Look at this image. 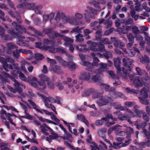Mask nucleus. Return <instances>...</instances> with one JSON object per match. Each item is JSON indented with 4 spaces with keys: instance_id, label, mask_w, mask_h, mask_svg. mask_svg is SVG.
Returning a JSON list of instances; mask_svg holds the SVG:
<instances>
[{
    "instance_id": "c9c22d12",
    "label": "nucleus",
    "mask_w": 150,
    "mask_h": 150,
    "mask_svg": "<svg viewBox=\"0 0 150 150\" xmlns=\"http://www.w3.org/2000/svg\"><path fill=\"white\" fill-rule=\"evenodd\" d=\"M103 24L105 25V26L106 28H109L111 26L112 23L111 21L108 20H105V21L103 22Z\"/></svg>"
},
{
    "instance_id": "ddd939ff",
    "label": "nucleus",
    "mask_w": 150,
    "mask_h": 150,
    "mask_svg": "<svg viewBox=\"0 0 150 150\" xmlns=\"http://www.w3.org/2000/svg\"><path fill=\"white\" fill-rule=\"evenodd\" d=\"M91 54L93 57V59L92 64H91L89 62L86 61L83 62L82 63H81L82 65L86 67V69L88 70L91 69L93 66L97 65L99 62L98 59L95 57L96 54L95 53H91Z\"/></svg>"
},
{
    "instance_id": "338daca9",
    "label": "nucleus",
    "mask_w": 150,
    "mask_h": 150,
    "mask_svg": "<svg viewBox=\"0 0 150 150\" xmlns=\"http://www.w3.org/2000/svg\"><path fill=\"white\" fill-rule=\"evenodd\" d=\"M140 29L142 31H147L148 30V28L145 26H141L140 27Z\"/></svg>"
},
{
    "instance_id": "b1692460",
    "label": "nucleus",
    "mask_w": 150,
    "mask_h": 150,
    "mask_svg": "<svg viewBox=\"0 0 150 150\" xmlns=\"http://www.w3.org/2000/svg\"><path fill=\"white\" fill-rule=\"evenodd\" d=\"M130 59L126 57L124 58L123 59V62L124 63V66L127 68V70L131 71V68L129 66V65L130 64Z\"/></svg>"
},
{
    "instance_id": "09e8293b",
    "label": "nucleus",
    "mask_w": 150,
    "mask_h": 150,
    "mask_svg": "<svg viewBox=\"0 0 150 150\" xmlns=\"http://www.w3.org/2000/svg\"><path fill=\"white\" fill-rule=\"evenodd\" d=\"M144 34L145 36V39L147 41L148 45H150V37L149 36L148 33L146 32H144Z\"/></svg>"
},
{
    "instance_id": "0eeeda50",
    "label": "nucleus",
    "mask_w": 150,
    "mask_h": 150,
    "mask_svg": "<svg viewBox=\"0 0 150 150\" xmlns=\"http://www.w3.org/2000/svg\"><path fill=\"white\" fill-rule=\"evenodd\" d=\"M87 44L88 45V49L87 48H84L83 49L81 47H84L86 46L85 45H79V46L75 45L76 49L80 52H84L88 50H91L94 52H100L101 53L105 51L104 47L103 45H99V49L98 50L96 47H97L98 45L95 42H93L92 41H89L87 42Z\"/></svg>"
},
{
    "instance_id": "7c9ffc66",
    "label": "nucleus",
    "mask_w": 150,
    "mask_h": 150,
    "mask_svg": "<svg viewBox=\"0 0 150 150\" xmlns=\"http://www.w3.org/2000/svg\"><path fill=\"white\" fill-rule=\"evenodd\" d=\"M137 145L142 148H144L146 146H150V141L148 140L146 142L137 143Z\"/></svg>"
},
{
    "instance_id": "39448f33",
    "label": "nucleus",
    "mask_w": 150,
    "mask_h": 150,
    "mask_svg": "<svg viewBox=\"0 0 150 150\" xmlns=\"http://www.w3.org/2000/svg\"><path fill=\"white\" fill-rule=\"evenodd\" d=\"M43 32L48 35L50 37L52 38H54L57 37H62V39L65 41V42L64 43V45L66 47H69V50L71 52H73L74 47L72 45L74 42L73 39L65 36H62L57 32L53 31L51 28H47L44 29Z\"/></svg>"
},
{
    "instance_id": "774afa93",
    "label": "nucleus",
    "mask_w": 150,
    "mask_h": 150,
    "mask_svg": "<svg viewBox=\"0 0 150 150\" xmlns=\"http://www.w3.org/2000/svg\"><path fill=\"white\" fill-rule=\"evenodd\" d=\"M98 79V77L97 75H93L91 78L92 80L94 82H97Z\"/></svg>"
},
{
    "instance_id": "6ab92c4d",
    "label": "nucleus",
    "mask_w": 150,
    "mask_h": 150,
    "mask_svg": "<svg viewBox=\"0 0 150 150\" xmlns=\"http://www.w3.org/2000/svg\"><path fill=\"white\" fill-rule=\"evenodd\" d=\"M52 42L48 40H45L44 41L45 45L44 46L41 45L42 43L40 42H37L35 43V47L41 50H47L49 51V49L46 47V45H49L51 44Z\"/></svg>"
},
{
    "instance_id": "864d4df0",
    "label": "nucleus",
    "mask_w": 150,
    "mask_h": 150,
    "mask_svg": "<svg viewBox=\"0 0 150 150\" xmlns=\"http://www.w3.org/2000/svg\"><path fill=\"white\" fill-rule=\"evenodd\" d=\"M104 57L107 59L111 58L112 57V54L110 52H106L104 54Z\"/></svg>"
},
{
    "instance_id": "2f4dec72",
    "label": "nucleus",
    "mask_w": 150,
    "mask_h": 150,
    "mask_svg": "<svg viewBox=\"0 0 150 150\" xmlns=\"http://www.w3.org/2000/svg\"><path fill=\"white\" fill-rule=\"evenodd\" d=\"M139 59L140 61L143 63H148L149 62V57L146 55L144 56V57L143 56L139 57Z\"/></svg>"
},
{
    "instance_id": "79ce46f5",
    "label": "nucleus",
    "mask_w": 150,
    "mask_h": 150,
    "mask_svg": "<svg viewBox=\"0 0 150 150\" xmlns=\"http://www.w3.org/2000/svg\"><path fill=\"white\" fill-rule=\"evenodd\" d=\"M132 31L135 34H137L140 33L139 30L137 26H132Z\"/></svg>"
},
{
    "instance_id": "cd10ccee",
    "label": "nucleus",
    "mask_w": 150,
    "mask_h": 150,
    "mask_svg": "<svg viewBox=\"0 0 150 150\" xmlns=\"http://www.w3.org/2000/svg\"><path fill=\"white\" fill-rule=\"evenodd\" d=\"M90 78V74L88 72H84L81 75L80 79L83 80H89Z\"/></svg>"
},
{
    "instance_id": "f03ea898",
    "label": "nucleus",
    "mask_w": 150,
    "mask_h": 150,
    "mask_svg": "<svg viewBox=\"0 0 150 150\" xmlns=\"http://www.w3.org/2000/svg\"><path fill=\"white\" fill-rule=\"evenodd\" d=\"M130 78L131 81L133 82V84L136 88H139L142 86L143 85L147 88V89H145V87L144 88L140 91V94L142 97H139V99L140 102L142 103L145 105H148L149 103L146 98H147L148 97L147 92L149 91V84H147L144 80H143L142 79L139 77H136L133 80L130 77Z\"/></svg>"
},
{
    "instance_id": "58836bf2",
    "label": "nucleus",
    "mask_w": 150,
    "mask_h": 150,
    "mask_svg": "<svg viewBox=\"0 0 150 150\" xmlns=\"http://www.w3.org/2000/svg\"><path fill=\"white\" fill-rule=\"evenodd\" d=\"M122 50L123 51L125 52V54H128L129 56L131 57H133L134 56L135 54V53L134 52L132 51H130L129 52H127V51L126 49L125 48H122Z\"/></svg>"
},
{
    "instance_id": "f8f14e48",
    "label": "nucleus",
    "mask_w": 150,
    "mask_h": 150,
    "mask_svg": "<svg viewBox=\"0 0 150 150\" xmlns=\"http://www.w3.org/2000/svg\"><path fill=\"white\" fill-rule=\"evenodd\" d=\"M97 13V11L91 8H88L86 10L84 14L86 22L88 23L90 22V20L88 18L89 17H90L93 19L94 18H95V15Z\"/></svg>"
},
{
    "instance_id": "69168bd1",
    "label": "nucleus",
    "mask_w": 150,
    "mask_h": 150,
    "mask_svg": "<svg viewBox=\"0 0 150 150\" xmlns=\"http://www.w3.org/2000/svg\"><path fill=\"white\" fill-rule=\"evenodd\" d=\"M116 135L118 136H123L125 135L126 133L125 131H122L116 133Z\"/></svg>"
},
{
    "instance_id": "3c124183",
    "label": "nucleus",
    "mask_w": 150,
    "mask_h": 150,
    "mask_svg": "<svg viewBox=\"0 0 150 150\" xmlns=\"http://www.w3.org/2000/svg\"><path fill=\"white\" fill-rule=\"evenodd\" d=\"M92 32V31L90 30H88V29H86L84 30L83 32H84V35L85 36L86 35V36H87L86 38L87 39H89L90 38L89 36H87V35H88V34L90 33H91Z\"/></svg>"
},
{
    "instance_id": "bf43d9fd",
    "label": "nucleus",
    "mask_w": 150,
    "mask_h": 150,
    "mask_svg": "<svg viewBox=\"0 0 150 150\" xmlns=\"http://www.w3.org/2000/svg\"><path fill=\"white\" fill-rule=\"evenodd\" d=\"M62 121H63L64 123L68 127L69 131L70 132H72L71 128L70 123L67 122L64 120H62Z\"/></svg>"
},
{
    "instance_id": "49530a36",
    "label": "nucleus",
    "mask_w": 150,
    "mask_h": 150,
    "mask_svg": "<svg viewBox=\"0 0 150 150\" xmlns=\"http://www.w3.org/2000/svg\"><path fill=\"white\" fill-rule=\"evenodd\" d=\"M124 25L122 26V28L119 27L117 28V30L120 33H122L123 34H126L127 33H124V31L126 32V29L124 27Z\"/></svg>"
},
{
    "instance_id": "a211bd4d",
    "label": "nucleus",
    "mask_w": 150,
    "mask_h": 150,
    "mask_svg": "<svg viewBox=\"0 0 150 150\" xmlns=\"http://www.w3.org/2000/svg\"><path fill=\"white\" fill-rule=\"evenodd\" d=\"M120 63L121 60L120 57H117L114 59V64L117 69V74L118 75L121 76L122 74L121 69L120 67Z\"/></svg>"
},
{
    "instance_id": "8fccbe9b",
    "label": "nucleus",
    "mask_w": 150,
    "mask_h": 150,
    "mask_svg": "<svg viewBox=\"0 0 150 150\" xmlns=\"http://www.w3.org/2000/svg\"><path fill=\"white\" fill-rule=\"evenodd\" d=\"M127 38L131 42H134V37L133 36V35L132 33H130L129 35H127Z\"/></svg>"
},
{
    "instance_id": "72a5a7b5",
    "label": "nucleus",
    "mask_w": 150,
    "mask_h": 150,
    "mask_svg": "<svg viewBox=\"0 0 150 150\" xmlns=\"http://www.w3.org/2000/svg\"><path fill=\"white\" fill-rule=\"evenodd\" d=\"M90 25L93 30H96L100 26L99 23L97 21L91 23Z\"/></svg>"
},
{
    "instance_id": "4468645a",
    "label": "nucleus",
    "mask_w": 150,
    "mask_h": 150,
    "mask_svg": "<svg viewBox=\"0 0 150 150\" xmlns=\"http://www.w3.org/2000/svg\"><path fill=\"white\" fill-rule=\"evenodd\" d=\"M56 59L60 62L62 66L64 67H67L68 68L72 69H75L76 68V64L72 61L69 62L68 63H67L65 61L63 60L60 57H57Z\"/></svg>"
},
{
    "instance_id": "f257e3e1",
    "label": "nucleus",
    "mask_w": 150,
    "mask_h": 150,
    "mask_svg": "<svg viewBox=\"0 0 150 150\" xmlns=\"http://www.w3.org/2000/svg\"><path fill=\"white\" fill-rule=\"evenodd\" d=\"M0 62L3 63V67L6 71H8V68L11 69H13L12 65L16 66V70H13L11 73V74L14 78H17V74L19 73V77L21 79L25 81H27V79L24 75L23 73L19 71V67H18L17 64H14V61L12 58L7 57L4 58L3 57H0Z\"/></svg>"
},
{
    "instance_id": "c756f323",
    "label": "nucleus",
    "mask_w": 150,
    "mask_h": 150,
    "mask_svg": "<svg viewBox=\"0 0 150 150\" xmlns=\"http://www.w3.org/2000/svg\"><path fill=\"white\" fill-rule=\"evenodd\" d=\"M77 117L78 119L82 120L86 125H88L89 122L86 119L84 115L82 114L78 115H77Z\"/></svg>"
},
{
    "instance_id": "052dcab7",
    "label": "nucleus",
    "mask_w": 150,
    "mask_h": 150,
    "mask_svg": "<svg viewBox=\"0 0 150 150\" xmlns=\"http://www.w3.org/2000/svg\"><path fill=\"white\" fill-rule=\"evenodd\" d=\"M121 127V126L120 125H117L114 127H112V128H114V129H113V130H115L116 131H117L121 130L120 127Z\"/></svg>"
},
{
    "instance_id": "412c9836",
    "label": "nucleus",
    "mask_w": 150,
    "mask_h": 150,
    "mask_svg": "<svg viewBox=\"0 0 150 150\" xmlns=\"http://www.w3.org/2000/svg\"><path fill=\"white\" fill-rule=\"evenodd\" d=\"M111 99L109 97L102 98L97 101V103L98 105L102 106L106 105L110 101Z\"/></svg>"
},
{
    "instance_id": "f3484780",
    "label": "nucleus",
    "mask_w": 150,
    "mask_h": 150,
    "mask_svg": "<svg viewBox=\"0 0 150 150\" xmlns=\"http://www.w3.org/2000/svg\"><path fill=\"white\" fill-rule=\"evenodd\" d=\"M37 93L40 97L42 98V100L44 102L45 106L48 108H50V106L48 103V100L50 102L52 103H55V100L54 98L52 97L47 98L42 95L39 94L38 93Z\"/></svg>"
},
{
    "instance_id": "e433bc0d",
    "label": "nucleus",
    "mask_w": 150,
    "mask_h": 150,
    "mask_svg": "<svg viewBox=\"0 0 150 150\" xmlns=\"http://www.w3.org/2000/svg\"><path fill=\"white\" fill-rule=\"evenodd\" d=\"M125 91L127 93H134L137 94L138 93V91L134 89H130L129 88H127L125 89Z\"/></svg>"
},
{
    "instance_id": "393cba45",
    "label": "nucleus",
    "mask_w": 150,
    "mask_h": 150,
    "mask_svg": "<svg viewBox=\"0 0 150 150\" xmlns=\"http://www.w3.org/2000/svg\"><path fill=\"white\" fill-rule=\"evenodd\" d=\"M52 48L54 49L53 50H52L50 49L49 50V52L52 53H55L58 52L64 54L66 53V50L63 48L58 47L56 49Z\"/></svg>"
},
{
    "instance_id": "5fc2aeb1",
    "label": "nucleus",
    "mask_w": 150,
    "mask_h": 150,
    "mask_svg": "<svg viewBox=\"0 0 150 150\" xmlns=\"http://www.w3.org/2000/svg\"><path fill=\"white\" fill-rule=\"evenodd\" d=\"M19 52L24 53L26 54H31V52L30 51L27 50L25 49H20L19 50Z\"/></svg>"
},
{
    "instance_id": "13d9d810",
    "label": "nucleus",
    "mask_w": 150,
    "mask_h": 150,
    "mask_svg": "<svg viewBox=\"0 0 150 150\" xmlns=\"http://www.w3.org/2000/svg\"><path fill=\"white\" fill-rule=\"evenodd\" d=\"M62 121H63L64 123L68 127L69 131L70 132H72L71 128L70 123L67 122L64 120H62Z\"/></svg>"
},
{
    "instance_id": "7ed1b4c3",
    "label": "nucleus",
    "mask_w": 150,
    "mask_h": 150,
    "mask_svg": "<svg viewBox=\"0 0 150 150\" xmlns=\"http://www.w3.org/2000/svg\"><path fill=\"white\" fill-rule=\"evenodd\" d=\"M82 18V14L79 13H75L74 16L66 17L64 14L58 12L56 17V19L57 21L61 20L63 24L68 23L71 24L78 25L80 24H84V21H80Z\"/></svg>"
},
{
    "instance_id": "1a4fd4ad",
    "label": "nucleus",
    "mask_w": 150,
    "mask_h": 150,
    "mask_svg": "<svg viewBox=\"0 0 150 150\" xmlns=\"http://www.w3.org/2000/svg\"><path fill=\"white\" fill-rule=\"evenodd\" d=\"M18 8H27L28 9H33L35 10V12L37 14H40V11L42 8L41 5L35 6L34 3H28L24 2L23 4H20L18 6Z\"/></svg>"
},
{
    "instance_id": "603ef678",
    "label": "nucleus",
    "mask_w": 150,
    "mask_h": 150,
    "mask_svg": "<svg viewBox=\"0 0 150 150\" xmlns=\"http://www.w3.org/2000/svg\"><path fill=\"white\" fill-rule=\"evenodd\" d=\"M81 29L79 28L78 26L76 27L74 29H73L72 31H71V33H79L80 32Z\"/></svg>"
},
{
    "instance_id": "473e14b6",
    "label": "nucleus",
    "mask_w": 150,
    "mask_h": 150,
    "mask_svg": "<svg viewBox=\"0 0 150 150\" xmlns=\"http://www.w3.org/2000/svg\"><path fill=\"white\" fill-rule=\"evenodd\" d=\"M29 65V64L28 62L25 61L21 63V68L23 71L25 72L27 71L25 66H27Z\"/></svg>"
},
{
    "instance_id": "ea45409f",
    "label": "nucleus",
    "mask_w": 150,
    "mask_h": 150,
    "mask_svg": "<svg viewBox=\"0 0 150 150\" xmlns=\"http://www.w3.org/2000/svg\"><path fill=\"white\" fill-rule=\"evenodd\" d=\"M111 42H114V44L115 46L117 47L119 45L118 41L117 38H111Z\"/></svg>"
},
{
    "instance_id": "4be33fe9",
    "label": "nucleus",
    "mask_w": 150,
    "mask_h": 150,
    "mask_svg": "<svg viewBox=\"0 0 150 150\" xmlns=\"http://www.w3.org/2000/svg\"><path fill=\"white\" fill-rule=\"evenodd\" d=\"M59 127L65 133L64 135V139L68 140L70 142H71L72 141L73 138L71 135L67 133V130L62 125L60 124L59 125Z\"/></svg>"
},
{
    "instance_id": "aec40b11",
    "label": "nucleus",
    "mask_w": 150,
    "mask_h": 150,
    "mask_svg": "<svg viewBox=\"0 0 150 150\" xmlns=\"http://www.w3.org/2000/svg\"><path fill=\"white\" fill-rule=\"evenodd\" d=\"M21 105V106L22 108L24 110V112L26 115L22 116L19 117V119L21 120L22 117H23L29 120H32L33 119V117L30 115L28 112L27 107L23 104V103L20 102L19 103Z\"/></svg>"
},
{
    "instance_id": "a18cd8bd",
    "label": "nucleus",
    "mask_w": 150,
    "mask_h": 150,
    "mask_svg": "<svg viewBox=\"0 0 150 150\" xmlns=\"http://www.w3.org/2000/svg\"><path fill=\"white\" fill-rule=\"evenodd\" d=\"M83 35L81 34H79L76 36V40L77 41L81 42L83 41Z\"/></svg>"
},
{
    "instance_id": "6e6552de",
    "label": "nucleus",
    "mask_w": 150,
    "mask_h": 150,
    "mask_svg": "<svg viewBox=\"0 0 150 150\" xmlns=\"http://www.w3.org/2000/svg\"><path fill=\"white\" fill-rule=\"evenodd\" d=\"M11 75L12 74H11ZM4 76L5 77H8L11 78L12 81H14L13 85L15 87V89L13 88L11 86H8V88L13 93H16L17 91L19 94H22V95L24 97H25L27 96L26 94L23 93L22 92V88H25V86L24 84L19 83L13 78L14 77L12 75L11 76L8 73H5Z\"/></svg>"
},
{
    "instance_id": "20e7f679",
    "label": "nucleus",
    "mask_w": 150,
    "mask_h": 150,
    "mask_svg": "<svg viewBox=\"0 0 150 150\" xmlns=\"http://www.w3.org/2000/svg\"><path fill=\"white\" fill-rule=\"evenodd\" d=\"M120 110H127V112L124 115H119L118 118L121 120H127V121L130 123V124L133 125V123L131 122L129 118L137 116L138 117H140L141 116L142 114H144V112L138 109L139 108V106L138 105H135L134 107V113L132 112V111L129 110L127 109L126 108H124L123 107L121 106L119 107Z\"/></svg>"
},
{
    "instance_id": "0e129e2a",
    "label": "nucleus",
    "mask_w": 150,
    "mask_h": 150,
    "mask_svg": "<svg viewBox=\"0 0 150 150\" xmlns=\"http://www.w3.org/2000/svg\"><path fill=\"white\" fill-rule=\"evenodd\" d=\"M51 134L52 135H50V137H51L52 139H54L58 137V135L57 134L54 133L53 134Z\"/></svg>"
},
{
    "instance_id": "6e6d98bb",
    "label": "nucleus",
    "mask_w": 150,
    "mask_h": 150,
    "mask_svg": "<svg viewBox=\"0 0 150 150\" xmlns=\"http://www.w3.org/2000/svg\"><path fill=\"white\" fill-rule=\"evenodd\" d=\"M101 42L102 44H110V42L108 40V39L107 38H102L101 40Z\"/></svg>"
},
{
    "instance_id": "4d7b16f0",
    "label": "nucleus",
    "mask_w": 150,
    "mask_h": 150,
    "mask_svg": "<svg viewBox=\"0 0 150 150\" xmlns=\"http://www.w3.org/2000/svg\"><path fill=\"white\" fill-rule=\"evenodd\" d=\"M62 121H63L64 123L68 127L69 131L70 132H72L71 128L70 123L67 122L64 120H62Z\"/></svg>"
},
{
    "instance_id": "a878e982",
    "label": "nucleus",
    "mask_w": 150,
    "mask_h": 150,
    "mask_svg": "<svg viewBox=\"0 0 150 150\" xmlns=\"http://www.w3.org/2000/svg\"><path fill=\"white\" fill-rule=\"evenodd\" d=\"M16 46L14 44L9 43L7 44V49L6 50V52L10 54L12 52L13 49L15 48Z\"/></svg>"
},
{
    "instance_id": "680f3d73",
    "label": "nucleus",
    "mask_w": 150,
    "mask_h": 150,
    "mask_svg": "<svg viewBox=\"0 0 150 150\" xmlns=\"http://www.w3.org/2000/svg\"><path fill=\"white\" fill-rule=\"evenodd\" d=\"M124 27L126 29V32L124 31V33H127L132 28V26H127L124 25Z\"/></svg>"
},
{
    "instance_id": "4c0bfd02",
    "label": "nucleus",
    "mask_w": 150,
    "mask_h": 150,
    "mask_svg": "<svg viewBox=\"0 0 150 150\" xmlns=\"http://www.w3.org/2000/svg\"><path fill=\"white\" fill-rule=\"evenodd\" d=\"M35 59L37 60H41L43 58V56L41 54L36 53L35 54Z\"/></svg>"
},
{
    "instance_id": "5701e85b",
    "label": "nucleus",
    "mask_w": 150,
    "mask_h": 150,
    "mask_svg": "<svg viewBox=\"0 0 150 150\" xmlns=\"http://www.w3.org/2000/svg\"><path fill=\"white\" fill-rule=\"evenodd\" d=\"M106 131V129L105 128L99 129L98 132V134L100 136L102 137L105 142L110 144V141L108 140L105 139L106 137H105V134Z\"/></svg>"
},
{
    "instance_id": "dca6fc26",
    "label": "nucleus",
    "mask_w": 150,
    "mask_h": 150,
    "mask_svg": "<svg viewBox=\"0 0 150 150\" xmlns=\"http://www.w3.org/2000/svg\"><path fill=\"white\" fill-rule=\"evenodd\" d=\"M123 127L125 128L124 129H127L128 132V131H129V133L130 134H127L126 136V138L127 140H126L125 142L123 144V146H125L128 145L129 143L131 141V134H133L134 132L133 129L130 127H127L126 125H124Z\"/></svg>"
},
{
    "instance_id": "de8ad7c7",
    "label": "nucleus",
    "mask_w": 150,
    "mask_h": 150,
    "mask_svg": "<svg viewBox=\"0 0 150 150\" xmlns=\"http://www.w3.org/2000/svg\"><path fill=\"white\" fill-rule=\"evenodd\" d=\"M136 70L138 74L141 75L142 74L146 73L145 71L144 70H141L139 68L137 67L136 69Z\"/></svg>"
},
{
    "instance_id": "f704fd0d",
    "label": "nucleus",
    "mask_w": 150,
    "mask_h": 150,
    "mask_svg": "<svg viewBox=\"0 0 150 150\" xmlns=\"http://www.w3.org/2000/svg\"><path fill=\"white\" fill-rule=\"evenodd\" d=\"M47 127H48L47 125L45 124H44L43 125H40V128L43 132L48 135V133L46 132L47 131V129H48Z\"/></svg>"
},
{
    "instance_id": "9b49d317",
    "label": "nucleus",
    "mask_w": 150,
    "mask_h": 150,
    "mask_svg": "<svg viewBox=\"0 0 150 150\" xmlns=\"http://www.w3.org/2000/svg\"><path fill=\"white\" fill-rule=\"evenodd\" d=\"M103 120L107 122L108 125L110 126L115 123L114 122L116 121V119L115 118H113L111 115L108 114L105 117L102 118L100 120H97L96 122V125H102Z\"/></svg>"
},
{
    "instance_id": "9d476101",
    "label": "nucleus",
    "mask_w": 150,
    "mask_h": 150,
    "mask_svg": "<svg viewBox=\"0 0 150 150\" xmlns=\"http://www.w3.org/2000/svg\"><path fill=\"white\" fill-rule=\"evenodd\" d=\"M28 101L31 105L33 108L35 110L38 112H39L42 114H43V112H44L47 115H52L51 117V119L53 120H54L56 117L53 114V112H49L48 111L45 110H40L39 109L38 107L37 106L36 104L33 102L31 100L29 99L28 100Z\"/></svg>"
},
{
    "instance_id": "c85d7f7f",
    "label": "nucleus",
    "mask_w": 150,
    "mask_h": 150,
    "mask_svg": "<svg viewBox=\"0 0 150 150\" xmlns=\"http://www.w3.org/2000/svg\"><path fill=\"white\" fill-rule=\"evenodd\" d=\"M99 66L100 67V68L98 69L95 72V73L98 74H100L102 70L105 69L107 67V65L106 64L101 63L99 64Z\"/></svg>"
},
{
    "instance_id": "37998d69",
    "label": "nucleus",
    "mask_w": 150,
    "mask_h": 150,
    "mask_svg": "<svg viewBox=\"0 0 150 150\" xmlns=\"http://www.w3.org/2000/svg\"><path fill=\"white\" fill-rule=\"evenodd\" d=\"M17 26V28H18V29L21 30V31L23 32H24L25 33L28 34H30V33L29 32H28L25 29V28L23 27L21 25H18Z\"/></svg>"
},
{
    "instance_id": "e2e57ef3",
    "label": "nucleus",
    "mask_w": 150,
    "mask_h": 150,
    "mask_svg": "<svg viewBox=\"0 0 150 150\" xmlns=\"http://www.w3.org/2000/svg\"><path fill=\"white\" fill-rule=\"evenodd\" d=\"M143 132L144 133L146 138L148 139H150V133L148 132L146 130L144 129Z\"/></svg>"
},
{
    "instance_id": "bb28decb",
    "label": "nucleus",
    "mask_w": 150,
    "mask_h": 150,
    "mask_svg": "<svg viewBox=\"0 0 150 150\" xmlns=\"http://www.w3.org/2000/svg\"><path fill=\"white\" fill-rule=\"evenodd\" d=\"M2 113L5 114L6 119L9 121L13 125L15 126H16V124L13 122L12 119L11 118V114L9 113H6V111L3 110H2Z\"/></svg>"
},
{
    "instance_id": "423d86ee",
    "label": "nucleus",
    "mask_w": 150,
    "mask_h": 150,
    "mask_svg": "<svg viewBox=\"0 0 150 150\" xmlns=\"http://www.w3.org/2000/svg\"><path fill=\"white\" fill-rule=\"evenodd\" d=\"M38 77L41 79L42 81L39 82L37 79L35 77L30 76L29 79H30V85L38 89H42L45 88L46 86L45 81H46L48 85H49V79L43 74L38 75Z\"/></svg>"
},
{
    "instance_id": "a19ab883",
    "label": "nucleus",
    "mask_w": 150,
    "mask_h": 150,
    "mask_svg": "<svg viewBox=\"0 0 150 150\" xmlns=\"http://www.w3.org/2000/svg\"><path fill=\"white\" fill-rule=\"evenodd\" d=\"M125 106L126 107H130L135 105V103L134 102L127 101L125 103Z\"/></svg>"
},
{
    "instance_id": "2eb2a0df",
    "label": "nucleus",
    "mask_w": 150,
    "mask_h": 150,
    "mask_svg": "<svg viewBox=\"0 0 150 150\" xmlns=\"http://www.w3.org/2000/svg\"><path fill=\"white\" fill-rule=\"evenodd\" d=\"M47 61L50 62L51 68L54 72L57 73L61 72V68L59 66L56 65V62L54 60L48 57L47 58Z\"/></svg>"
},
{
    "instance_id": "c03bdc74",
    "label": "nucleus",
    "mask_w": 150,
    "mask_h": 150,
    "mask_svg": "<svg viewBox=\"0 0 150 150\" xmlns=\"http://www.w3.org/2000/svg\"><path fill=\"white\" fill-rule=\"evenodd\" d=\"M92 148V150H99V148L97 145L94 142H92L90 145Z\"/></svg>"
}]
</instances>
